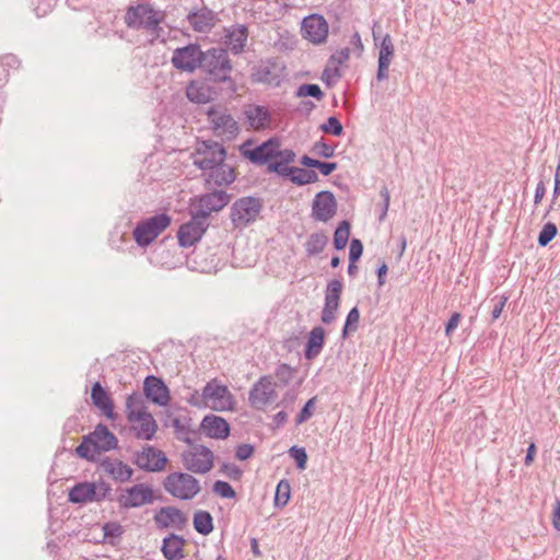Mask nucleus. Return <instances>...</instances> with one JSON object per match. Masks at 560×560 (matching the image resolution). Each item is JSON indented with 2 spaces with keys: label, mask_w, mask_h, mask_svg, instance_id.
I'll use <instances>...</instances> for the list:
<instances>
[{
  "label": "nucleus",
  "mask_w": 560,
  "mask_h": 560,
  "mask_svg": "<svg viewBox=\"0 0 560 560\" xmlns=\"http://www.w3.org/2000/svg\"><path fill=\"white\" fill-rule=\"evenodd\" d=\"M95 489L92 482H79L73 486L68 494L69 501L72 503L94 502Z\"/></svg>",
  "instance_id": "obj_34"
},
{
  "label": "nucleus",
  "mask_w": 560,
  "mask_h": 560,
  "mask_svg": "<svg viewBox=\"0 0 560 560\" xmlns=\"http://www.w3.org/2000/svg\"><path fill=\"white\" fill-rule=\"evenodd\" d=\"M186 96L197 104H206L215 96V91L205 81H191L186 88Z\"/></svg>",
  "instance_id": "obj_29"
},
{
  "label": "nucleus",
  "mask_w": 560,
  "mask_h": 560,
  "mask_svg": "<svg viewBox=\"0 0 560 560\" xmlns=\"http://www.w3.org/2000/svg\"><path fill=\"white\" fill-rule=\"evenodd\" d=\"M325 336L326 332L322 326H316L308 332L304 349L306 360L312 361L320 354L325 345Z\"/></svg>",
  "instance_id": "obj_30"
},
{
  "label": "nucleus",
  "mask_w": 560,
  "mask_h": 560,
  "mask_svg": "<svg viewBox=\"0 0 560 560\" xmlns=\"http://www.w3.org/2000/svg\"><path fill=\"white\" fill-rule=\"evenodd\" d=\"M187 20L194 31L198 33H209L217 22V13L203 7L199 10L190 12Z\"/></svg>",
  "instance_id": "obj_26"
},
{
  "label": "nucleus",
  "mask_w": 560,
  "mask_h": 560,
  "mask_svg": "<svg viewBox=\"0 0 560 560\" xmlns=\"http://www.w3.org/2000/svg\"><path fill=\"white\" fill-rule=\"evenodd\" d=\"M154 522L159 528L175 527L182 530L187 523V517L177 508L164 506L154 515Z\"/></svg>",
  "instance_id": "obj_21"
},
{
  "label": "nucleus",
  "mask_w": 560,
  "mask_h": 560,
  "mask_svg": "<svg viewBox=\"0 0 560 560\" xmlns=\"http://www.w3.org/2000/svg\"><path fill=\"white\" fill-rule=\"evenodd\" d=\"M318 180V175L313 170H305L294 166L291 182L299 186L312 184Z\"/></svg>",
  "instance_id": "obj_40"
},
{
  "label": "nucleus",
  "mask_w": 560,
  "mask_h": 560,
  "mask_svg": "<svg viewBox=\"0 0 560 560\" xmlns=\"http://www.w3.org/2000/svg\"><path fill=\"white\" fill-rule=\"evenodd\" d=\"M342 292V283L338 279L328 282L325 292V303L322 310L320 320L330 325L336 319V315L340 304V296Z\"/></svg>",
  "instance_id": "obj_18"
},
{
  "label": "nucleus",
  "mask_w": 560,
  "mask_h": 560,
  "mask_svg": "<svg viewBox=\"0 0 560 560\" xmlns=\"http://www.w3.org/2000/svg\"><path fill=\"white\" fill-rule=\"evenodd\" d=\"M75 453L79 457L88 459L90 462H95L97 456L100 455L89 434L83 436L82 442L75 448Z\"/></svg>",
  "instance_id": "obj_38"
},
{
  "label": "nucleus",
  "mask_w": 560,
  "mask_h": 560,
  "mask_svg": "<svg viewBox=\"0 0 560 560\" xmlns=\"http://www.w3.org/2000/svg\"><path fill=\"white\" fill-rule=\"evenodd\" d=\"M315 400H316V398L313 397L306 401L304 407L301 409V411L296 416V419H295L296 424H302L303 422L307 421L312 417V415H313L312 408L315 405Z\"/></svg>",
  "instance_id": "obj_55"
},
{
  "label": "nucleus",
  "mask_w": 560,
  "mask_h": 560,
  "mask_svg": "<svg viewBox=\"0 0 560 560\" xmlns=\"http://www.w3.org/2000/svg\"><path fill=\"white\" fill-rule=\"evenodd\" d=\"M506 296H500L499 301L494 304L493 310L491 312L492 320H495L501 316L502 311L506 304Z\"/></svg>",
  "instance_id": "obj_63"
},
{
  "label": "nucleus",
  "mask_w": 560,
  "mask_h": 560,
  "mask_svg": "<svg viewBox=\"0 0 560 560\" xmlns=\"http://www.w3.org/2000/svg\"><path fill=\"white\" fill-rule=\"evenodd\" d=\"M207 115L215 136L225 140H233L237 137L240 127L232 115L213 107L208 110Z\"/></svg>",
  "instance_id": "obj_13"
},
{
  "label": "nucleus",
  "mask_w": 560,
  "mask_h": 560,
  "mask_svg": "<svg viewBox=\"0 0 560 560\" xmlns=\"http://www.w3.org/2000/svg\"><path fill=\"white\" fill-rule=\"evenodd\" d=\"M350 57V50L349 48H343L341 50H338L337 52L332 54L329 58V62L336 66H340L345 63Z\"/></svg>",
  "instance_id": "obj_59"
},
{
  "label": "nucleus",
  "mask_w": 560,
  "mask_h": 560,
  "mask_svg": "<svg viewBox=\"0 0 560 560\" xmlns=\"http://www.w3.org/2000/svg\"><path fill=\"white\" fill-rule=\"evenodd\" d=\"M164 489L180 500H191L200 492L199 481L187 472H172L163 481Z\"/></svg>",
  "instance_id": "obj_5"
},
{
  "label": "nucleus",
  "mask_w": 560,
  "mask_h": 560,
  "mask_svg": "<svg viewBox=\"0 0 560 560\" xmlns=\"http://www.w3.org/2000/svg\"><path fill=\"white\" fill-rule=\"evenodd\" d=\"M460 314L459 313H454L452 314V316L450 317L446 326H445V334L447 336H450L458 326L459 322H460Z\"/></svg>",
  "instance_id": "obj_62"
},
{
  "label": "nucleus",
  "mask_w": 560,
  "mask_h": 560,
  "mask_svg": "<svg viewBox=\"0 0 560 560\" xmlns=\"http://www.w3.org/2000/svg\"><path fill=\"white\" fill-rule=\"evenodd\" d=\"M92 402L97 407L104 416L113 418L114 416V404L107 392L103 388L100 382H96L92 386L91 390Z\"/></svg>",
  "instance_id": "obj_31"
},
{
  "label": "nucleus",
  "mask_w": 560,
  "mask_h": 560,
  "mask_svg": "<svg viewBox=\"0 0 560 560\" xmlns=\"http://www.w3.org/2000/svg\"><path fill=\"white\" fill-rule=\"evenodd\" d=\"M89 436L93 441V444L98 454L117 448V438L104 424L96 425L94 431L91 432Z\"/></svg>",
  "instance_id": "obj_28"
},
{
  "label": "nucleus",
  "mask_w": 560,
  "mask_h": 560,
  "mask_svg": "<svg viewBox=\"0 0 560 560\" xmlns=\"http://www.w3.org/2000/svg\"><path fill=\"white\" fill-rule=\"evenodd\" d=\"M220 471L232 480H240L243 471L235 464L223 463Z\"/></svg>",
  "instance_id": "obj_56"
},
{
  "label": "nucleus",
  "mask_w": 560,
  "mask_h": 560,
  "mask_svg": "<svg viewBox=\"0 0 560 560\" xmlns=\"http://www.w3.org/2000/svg\"><path fill=\"white\" fill-rule=\"evenodd\" d=\"M285 77V67L279 59H267L253 69L252 79L257 83L279 85Z\"/></svg>",
  "instance_id": "obj_11"
},
{
  "label": "nucleus",
  "mask_w": 560,
  "mask_h": 560,
  "mask_svg": "<svg viewBox=\"0 0 560 560\" xmlns=\"http://www.w3.org/2000/svg\"><path fill=\"white\" fill-rule=\"evenodd\" d=\"M557 233H558L557 225L552 222H547L542 226V229L538 235L539 246H541V247L547 246L556 237Z\"/></svg>",
  "instance_id": "obj_44"
},
{
  "label": "nucleus",
  "mask_w": 560,
  "mask_h": 560,
  "mask_svg": "<svg viewBox=\"0 0 560 560\" xmlns=\"http://www.w3.org/2000/svg\"><path fill=\"white\" fill-rule=\"evenodd\" d=\"M100 469L116 482H127L133 475V469L117 458L106 457L101 460Z\"/></svg>",
  "instance_id": "obj_22"
},
{
  "label": "nucleus",
  "mask_w": 560,
  "mask_h": 560,
  "mask_svg": "<svg viewBox=\"0 0 560 560\" xmlns=\"http://www.w3.org/2000/svg\"><path fill=\"white\" fill-rule=\"evenodd\" d=\"M253 453H254V446L250 444L244 443V444L237 445L236 451H235V456L240 460H246L249 457H252Z\"/></svg>",
  "instance_id": "obj_58"
},
{
  "label": "nucleus",
  "mask_w": 560,
  "mask_h": 560,
  "mask_svg": "<svg viewBox=\"0 0 560 560\" xmlns=\"http://www.w3.org/2000/svg\"><path fill=\"white\" fill-rule=\"evenodd\" d=\"M295 153L290 149L281 150V141L278 139V145L276 150V159L271 163H283L290 164L294 161Z\"/></svg>",
  "instance_id": "obj_50"
},
{
  "label": "nucleus",
  "mask_w": 560,
  "mask_h": 560,
  "mask_svg": "<svg viewBox=\"0 0 560 560\" xmlns=\"http://www.w3.org/2000/svg\"><path fill=\"white\" fill-rule=\"evenodd\" d=\"M295 95L298 97L311 96L316 100H322L324 97V93L319 85L313 83L300 85L295 92Z\"/></svg>",
  "instance_id": "obj_45"
},
{
  "label": "nucleus",
  "mask_w": 560,
  "mask_h": 560,
  "mask_svg": "<svg viewBox=\"0 0 560 560\" xmlns=\"http://www.w3.org/2000/svg\"><path fill=\"white\" fill-rule=\"evenodd\" d=\"M244 114L252 128L259 130L264 129L270 119L268 110L260 105H249L245 108Z\"/></svg>",
  "instance_id": "obj_33"
},
{
  "label": "nucleus",
  "mask_w": 560,
  "mask_h": 560,
  "mask_svg": "<svg viewBox=\"0 0 560 560\" xmlns=\"http://www.w3.org/2000/svg\"><path fill=\"white\" fill-rule=\"evenodd\" d=\"M262 203L255 197H243L237 199L231 208V220L235 228L247 226L256 221Z\"/></svg>",
  "instance_id": "obj_7"
},
{
  "label": "nucleus",
  "mask_w": 560,
  "mask_h": 560,
  "mask_svg": "<svg viewBox=\"0 0 560 560\" xmlns=\"http://www.w3.org/2000/svg\"><path fill=\"white\" fill-rule=\"evenodd\" d=\"M200 69L214 82L224 83L230 93L236 92V83L231 77L232 61L225 49L213 47L203 51Z\"/></svg>",
  "instance_id": "obj_1"
},
{
  "label": "nucleus",
  "mask_w": 560,
  "mask_h": 560,
  "mask_svg": "<svg viewBox=\"0 0 560 560\" xmlns=\"http://www.w3.org/2000/svg\"><path fill=\"white\" fill-rule=\"evenodd\" d=\"M316 168L324 175L328 176L337 170V163L318 161Z\"/></svg>",
  "instance_id": "obj_61"
},
{
  "label": "nucleus",
  "mask_w": 560,
  "mask_h": 560,
  "mask_svg": "<svg viewBox=\"0 0 560 560\" xmlns=\"http://www.w3.org/2000/svg\"><path fill=\"white\" fill-rule=\"evenodd\" d=\"M136 423H139V425L135 428L137 430V438L143 440L153 439L158 425L151 413L147 412L141 419L136 421Z\"/></svg>",
  "instance_id": "obj_36"
},
{
  "label": "nucleus",
  "mask_w": 560,
  "mask_h": 560,
  "mask_svg": "<svg viewBox=\"0 0 560 560\" xmlns=\"http://www.w3.org/2000/svg\"><path fill=\"white\" fill-rule=\"evenodd\" d=\"M277 392L275 384L269 376H262L249 390L248 400L253 408L257 410L265 409L266 406L275 401Z\"/></svg>",
  "instance_id": "obj_15"
},
{
  "label": "nucleus",
  "mask_w": 560,
  "mask_h": 560,
  "mask_svg": "<svg viewBox=\"0 0 560 560\" xmlns=\"http://www.w3.org/2000/svg\"><path fill=\"white\" fill-rule=\"evenodd\" d=\"M294 166H289V164L283 163H269L267 165V171L269 173H277L279 176L292 178Z\"/></svg>",
  "instance_id": "obj_53"
},
{
  "label": "nucleus",
  "mask_w": 560,
  "mask_h": 560,
  "mask_svg": "<svg viewBox=\"0 0 560 560\" xmlns=\"http://www.w3.org/2000/svg\"><path fill=\"white\" fill-rule=\"evenodd\" d=\"M163 13L153 8L148 2L131 5L125 14V23L132 30H145L156 33L160 30V23L163 21Z\"/></svg>",
  "instance_id": "obj_2"
},
{
  "label": "nucleus",
  "mask_w": 560,
  "mask_h": 560,
  "mask_svg": "<svg viewBox=\"0 0 560 560\" xmlns=\"http://www.w3.org/2000/svg\"><path fill=\"white\" fill-rule=\"evenodd\" d=\"M206 408L215 411H228L234 408V396L228 386L220 384L217 380L208 382L203 387Z\"/></svg>",
  "instance_id": "obj_8"
},
{
  "label": "nucleus",
  "mask_w": 560,
  "mask_h": 560,
  "mask_svg": "<svg viewBox=\"0 0 560 560\" xmlns=\"http://www.w3.org/2000/svg\"><path fill=\"white\" fill-rule=\"evenodd\" d=\"M206 176V184L208 186H228L232 184L235 178V170L233 166L228 164L225 161L221 164L215 165L213 168H210L207 173H205Z\"/></svg>",
  "instance_id": "obj_24"
},
{
  "label": "nucleus",
  "mask_w": 560,
  "mask_h": 560,
  "mask_svg": "<svg viewBox=\"0 0 560 560\" xmlns=\"http://www.w3.org/2000/svg\"><path fill=\"white\" fill-rule=\"evenodd\" d=\"M172 219L166 213H159L137 223L132 231L133 238L140 247L149 246L171 224Z\"/></svg>",
  "instance_id": "obj_3"
},
{
  "label": "nucleus",
  "mask_w": 560,
  "mask_h": 560,
  "mask_svg": "<svg viewBox=\"0 0 560 560\" xmlns=\"http://www.w3.org/2000/svg\"><path fill=\"white\" fill-rule=\"evenodd\" d=\"M552 525L560 532V501L557 500L552 512Z\"/></svg>",
  "instance_id": "obj_64"
},
{
  "label": "nucleus",
  "mask_w": 560,
  "mask_h": 560,
  "mask_svg": "<svg viewBox=\"0 0 560 560\" xmlns=\"http://www.w3.org/2000/svg\"><path fill=\"white\" fill-rule=\"evenodd\" d=\"M200 429L212 439H226L230 434V424L225 419L215 415L206 416L201 421Z\"/></svg>",
  "instance_id": "obj_27"
},
{
  "label": "nucleus",
  "mask_w": 560,
  "mask_h": 560,
  "mask_svg": "<svg viewBox=\"0 0 560 560\" xmlns=\"http://www.w3.org/2000/svg\"><path fill=\"white\" fill-rule=\"evenodd\" d=\"M337 212V201L334 194L323 190L315 195L312 203V218L315 221L327 222Z\"/></svg>",
  "instance_id": "obj_20"
},
{
  "label": "nucleus",
  "mask_w": 560,
  "mask_h": 560,
  "mask_svg": "<svg viewBox=\"0 0 560 560\" xmlns=\"http://www.w3.org/2000/svg\"><path fill=\"white\" fill-rule=\"evenodd\" d=\"M231 196L224 190H213L199 196L191 205L192 212L201 220H207L212 212H218L230 202Z\"/></svg>",
  "instance_id": "obj_10"
},
{
  "label": "nucleus",
  "mask_w": 560,
  "mask_h": 560,
  "mask_svg": "<svg viewBox=\"0 0 560 560\" xmlns=\"http://www.w3.org/2000/svg\"><path fill=\"white\" fill-rule=\"evenodd\" d=\"M154 501L153 489L145 483H137L127 488L119 497L118 502L125 509L140 508Z\"/></svg>",
  "instance_id": "obj_17"
},
{
  "label": "nucleus",
  "mask_w": 560,
  "mask_h": 560,
  "mask_svg": "<svg viewBox=\"0 0 560 560\" xmlns=\"http://www.w3.org/2000/svg\"><path fill=\"white\" fill-rule=\"evenodd\" d=\"M360 320V312L357 306L352 307L347 315L345 326L342 328V338H347L348 335L358 329Z\"/></svg>",
  "instance_id": "obj_43"
},
{
  "label": "nucleus",
  "mask_w": 560,
  "mask_h": 560,
  "mask_svg": "<svg viewBox=\"0 0 560 560\" xmlns=\"http://www.w3.org/2000/svg\"><path fill=\"white\" fill-rule=\"evenodd\" d=\"M203 51L198 44H189L173 51L171 62L183 72L192 73L201 68Z\"/></svg>",
  "instance_id": "obj_9"
},
{
  "label": "nucleus",
  "mask_w": 560,
  "mask_h": 560,
  "mask_svg": "<svg viewBox=\"0 0 560 560\" xmlns=\"http://www.w3.org/2000/svg\"><path fill=\"white\" fill-rule=\"evenodd\" d=\"M312 151L314 154L325 159H329L335 155V148L326 143L323 138L314 143Z\"/></svg>",
  "instance_id": "obj_51"
},
{
  "label": "nucleus",
  "mask_w": 560,
  "mask_h": 560,
  "mask_svg": "<svg viewBox=\"0 0 560 560\" xmlns=\"http://www.w3.org/2000/svg\"><path fill=\"white\" fill-rule=\"evenodd\" d=\"M208 228V221L198 218V214L192 212L189 222L183 224L178 232V243L182 247H190L202 237Z\"/></svg>",
  "instance_id": "obj_19"
},
{
  "label": "nucleus",
  "mask_w": 560,
  "mask_h": 560,
  "mask_svg": "<svg viewBox=\"0 0 560 560\" xmlns=\"http://www.w3.org/2000/svg\"><path fill=\"white\" fill-rule=\"evenodd\" d=\"M191 158L195 166L203 172H208L225 161L226 150L219 142L207 140L197 144Z\"/></svg>",
  "instance_id": "obj_4"
},
{
  "label": "nucleus",
  "mask_w": 560,
  "mask_h": 560,
  "mask_svg": "<svg viewBox=\"0 0 560 560\" xmlns=\"http://www.w3.org/2000/svg\"><path fill=\"white\" fill-rule=\"evenodd\" d=\"M93 483H94V489H95V495H94L95 502H101V501L109 498V495L112 493V487L109 483H107L104 480H100V481L93 482Z\"/></svg>",
  "instance_id": "obj_52"
},
{
  "label": "nucleus",
  "mask_w": 560,
  "mask_h": 560,
  "mask_svg": "<svg viewBox=\"0 0 560 560\" xmlns=\"http://www.w3.org/2000/svg\"><path fill=\"white\" fill-rule=\"evenodd\" d=\"M290 483L287 480H281L276 490V503L284 506L290 499Z\"/></svg>",
  "instance_id": "obj_48"
},
{
  "label": "nucleus",
  "mask_w": 560,
  "mask_h": 560,
  "mask_svg": "<svg viewBox=\"0 0 560 560\" xmlns=\"http://www.w3.org/2000/svg\"><path fill=\"white\" fill-rule=\"evenodd\" d=\"M133 464L144 471L159 472L165 469L167 457L154 446L145 445L141 451L135 452Z\"/></svg>",
  "instance_id": "obj_12"
},
{
  "label": "nucleus",
  "mask_w": 560,
  "mask_h": 560,
  "mask_svg": "<svg viewBox=\"0 0 560 560\" xmlns=\"http://www.w3.org/2000/svg\"><path fill=\"white\" fill-rule=\"evenodd\" d=\"M248 38V31L245 25L235 24L225 28L224 44L234 55L244 51Z\"/></svg>",
  "instance_id": "obj_25"
},
{
  "label": "nucleus",
  "mask_w": 560,
  "mask_h": 560,
  "mask_svg": "<svg viewBox=\"0 0 560 560\" xmlns=\"http://www.w3.org/2000/svg\"><path fill=\"white\" fill-rule=\"evenodd\" d=\"M289 455L294 459L298 469L306 468L307 454L304 447L292 446L289 450Z\"/></svg>",
  "instance_id": "obj_49"
},
{
  "label": "nucleus",
  "mask_w": 560,
  "mask_h": 560,
  "mask_svg": "<svg viewBox=\"0 0 560 560\" xmlns=\"http://www.w3.org/2000/svg\"><path fill=\"white\" fill-rule=\"evenodd\" d=\"M185 539L178 535L170 534L163 539L162 552L167 560L184 558Z\"/></svg>",
  "instance_id": "obj_32"
},
{
  "label": "nucleus",
  "mask_w": 560,
  "mask_h": 560,
  "mask_svg": "<svg viewBox=\"0 0 560 560\" xmlns=\"http://www.w3.org/2000/svg\"><path fill=\"white\" fill-rule=\"evenodd\" d=\"M187 402L197 408H206V398H203V390L199 393L194 390L187 398Z\"/></svg>",
  "instance_id": "obj_60"
},
{
  "label": "nucleus",
  "mask_w": 560,
  "mask_h": 560,
  "mask_svg": "<svg viewBox=\"0 0 560 560\" xmlns=\"http://www.w3.org/2000/svg\"><path fill=\"white\" fill-rule=\"evenodd\" d=\"M194 527L201 535H209L213 530V518L208 511H197L194 515Z\"/></svg>",
  "instance_id": "obj_37"
},
{
  "label": "nucleus",
  "mask_w": 560,
  "mask_h": 560,
  "mask_svg": "<svg viewBox=\"0 0 560 560\" xmlns=\"http://www.w3.org/2000/svg\"><path fill=\"white\" fill-rule=\"evenodd\" d=\"M320 130L324 133H329L337 137L343 133V127L339 119L335 116L328 117L327 120L320 126Z\"/></svg>",
  "instance_id": "obj_46"
},
{
  "label": "nucleus",
  "mask_w": 560,
  "mask_h": 560,
  "mask_svg": "<svg viewBox=\"0 0 560 560\" xmlns=\"http://www.w3.org/2000/svg\"><path fill=\"white\" fill-rule=\"evenodd\" d=\"M394 44L389 34H386L380 46L378 62L390 65L394 57Z\"/></svg>",
  "instance_id": "obj_42"
},
{
  "label": "nucleus",
  "mask_w": 560,
  "mask_h": 560,
  "mask_svg": "<svg viewBox=\"0 0 560 560\" xmlns=\"http://www.w3.org/2000/svg\"><path fill=\"white\" fill-rule=\"evenodd\" d=\"M127 419L131 423H136L148 411L145 410L141 395L133 393L126 399Z\"/></svg>",
  "instance_id": "obj_35"
},
{
  "label": "nucleus",
  "mask_w": 560,
  "mask_h": 560,
  "mask_svg": "<svg viewBox=\"0 0 560 560\" xmlns=\"http://www.w3.org/2000/svg\"><path fill=\"white\" fill-rule=\"evenodd\" d=\"M350 236V223L346 220L341 221L334 234V247L341 250L347 246Z\"/></svg>",
  "instance_id": "obj_41"
},
{
  "label": "nucleus",
  "mask_w": 560,
  "mask_h": 560,
  "mask_svg": "<svg viewBox=\"0 0 560 560\" xmlns=\"http://www.w3.org/2000/svg\"><path fill=\"white\" fill-rule=\"evenodd\" d=\"M213 492L224 499H234L236 497V492L232 486L222 480H218L213 483Z\"/></svg>",
  "instance_id": "obj_47"
},
{
  "label": "nucleus",
  "mask_w": 560,
  "mask_h": 560,
  "mask_svg": "<svg viewBox=\"0 0 560 560\" xmlns=\"http://www.w3.org/2000/svg\"><path fill=\"white\" fill-rule=\"evenodd\" d=\"M363 253V245L360 240L353 238L350 243L349 260L355 262Z\"/></svg>",
  "instance_id": "obj_57"
},
{
  "label": "nucleus",
  "mask_w": 560,
  "mask_h": 560,
  "mask_svg": "<svg viewBox=\"0 0 560 560\" xmlns=\"http://www.w3.org/2000/svg\"><path fill=\"white\" fill-rule=\"evenodd\" d=\"M277 137H272L256 148L250 149V142H245L241 148V154L256 165L269 164L276 159V150L278 145Z\"/></svg>",
  "instance_id": "obj_14"
},
{
  "label": "nucleus",
  "mask_w": 560,
  "mask_h": 560,
  "mask_svg": "<svg viewBox=\"0 0 560 560\" xmlns=\"http://www.w3.org/2000/svg\"><path fill=\"white\" fill-rule=\"evenodd\" d=\"M328 243V238L324 233H313L310 235L305 247L310 256L322 253Z\"/></svg>",
  "instance_id": "obj_39"
},
{
  "label": "nucleus",
  "mask_w": 560,
  "mask_h": 560,
  "mask_svg": "<svg viewBox=\"0 0 560 560\" xmlns=\"http://www.w3.org/2000/svg\"><path fill=\"white\" fill-rule=\"evenodd\" d=\"M329 26L323 15L311 14L303 19L301 32L308 42L320 45L326 42Z\"/></svg>",
  "instance_id": "obj_16"
},
{
  "label": "nucleus",
  "mask_w": 560,
  "mask_h": 560,
  "mask_svg": "<svg viewBox=\"0 0 560 560\" xmlns=\"http://www.w3.org/2000/svg\"><path fill=\"white\" fill-rule=\"evenodd\" d=\"M213 452L201 444L191 445L182 454L184 467L194 474H207L213 467Z\"/></svg>",
  "instance_id": "obj_6"
},
{
  "label": "nucleus",
  "mask_w": 560,
  "mask_h": 560,
  "mask_svg": "<svg viewBox=\"0 0 560 560\" xmlns=\"http://www.w3.org/2000/svg\"><path fill=\"white\" fill-rule=\"evenodd\" d=\"M143 390L148 399L159 406H166L170 401V392L164 382L153 375L147 376Z\"/></svg>",
  "instance_id": "obj_23"
},
{
  "label": "nucleus",
  "mask_w": 560,
  "mask_h": 560,
  "mask_svg": "<svg viewBox=\"0 0 560 560\" xmlns=\"http://www.w3.org/2000/svg\"><path fill=\"white\" fill-rule=\"evenodd\" d=\"M103 532L105 538H116L122 535L124 529L119 523L109 522L104 524Z\"/></svg>",
  "instance_id": "obj_54"
}]
</instances>
